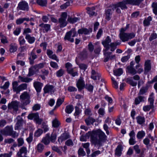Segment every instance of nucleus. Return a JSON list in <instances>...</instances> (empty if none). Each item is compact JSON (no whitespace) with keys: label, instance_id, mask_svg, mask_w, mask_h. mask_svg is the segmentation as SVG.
Segmentation results:
<instances>
[{"label":"nucleus","instance_id":"obj_35","mask_svg":"<svg viewBox=\"0 0 157 157\" xmlns=\"http://www.w3.org/2000/svg\"><path fill=\"white\" fill-rule=\"evenodd\" d=\"M152 20V17L151 16H149L147 18H145L143 22L144 25L147 26L150 24V21Z\"/></svg>","mask_w":157,"mask_h":157},{"label":"nucleus","instance_id":"obj_33","mask_svg":"<svg viewBox=\"0 0 157 157\" xmlns=\"http://www.w3.org/2000/svg\"><path fill=\"white\" fill-rule=\"evenodd\" d=\"M17 48V46L15 44H11L10 45L9 51L10 52L13 53L15 52Z\"/></svg>","mask_w":157,"mask_h":157},{"label":"nucleus","instance_id":"obj_41","mask_svg":"<svg viewBox=\"0 0 157 157\" xmlns=\"http://www.w3.org/2000/svg\"><path fill=\"white\" fill-rule=\"evenodd\" d=\"M23 121L22 120H19L17 121V122L15 125V129L17 130L20 128L22 125Z\"/></svg>","mask_w":157,"mask_h":157},{"label":"nucleus","instance_id":"obj_27","mask_svg":"<svg viewBox=\"0 0 157 157\" xmlns=\"http://www.w3.org/2000/svg\"><path fill=\"white\" fill-rule=\"evenodd\" d=\"M113 5L116 6V8L117 7H120L122 10L127 8L126 4L124 2H123V0L122 2H120L117 4Z\"/></svg>","mask_w":157,"mask_h":157},{"label":"nucleus","instance_id":"obj_15","mask_svg":"<svg viewBox=\"0 0 157 157\" xmlns=\"http://www.w3.org/2000/svg\"><path fill=\"white\" fill-rule=\"evenodd\" d=\"M18 102L17 101H12L11 103H9L8 105V107L9 109H13V110L17 111L18 110Z\"/></svg>","mask_w":157,"mask_h":157},{"label":"nucleus","instance_id":"obj_31","mask_svg":"<svg viewBox=\"0 0 157 157\" xmlns=\"http://www.w3.org/2000/svg\"><path fill=\"white\" fill-rule=\"evenodd\" d=\"M127 69L128 73L132 75H135L137 73V71L133 67L131 66H128L127 67Z\"/></svg>","mask_w":157,"mask_h":157},{"label":"nucleus","instance_id":"obj_24","mask_svg":"<svg viewBox=\"0 0 157 157\" xmlns=\"http://www.w3.org/2000/svg\"><path fill=\"white\" fill-rule=\"evenodd\" d=\"M44 146L41 143H39L36 147V151L40 153H42L44 149Z\"/></svg>","mask_w":157,"mask_h":157},{"label":"nucleus","instance_id":"obj_21","mask_svg":"<svg viewBox=\"0 0 157 157\" xmlns=\"http://www.w3.org/2000/svg\"><path fill=\"white\" fill-rule=\"evenodd\" d=\"M18 82H22L28 83L31 82L32 79L29 78L27 77H22L21 76H19L18 77Z\"/></svg>","mask_w":157,"mask_h":157},{"label":"nucleus","instance_id":"obj_10","mask_svg":"<svg viewBox=\"0 0 157 157\" xmlns=\"http://www.w3.org/2000/svg\"><path fill=\"white\" fill-rule=\"evenodd\" d=\"M111 41V39L109 36H107L106 39L102 42V44L105 49L103 51L106 52L108 51L110 48V44Z\"/></svg>","mask_w":157,"mask_h":157},{"label":"nucleus","instance_id":"obj_17","mask_svg":"<svg viewBox=\"0 0 157 157\" xmlns=\"http://www.w3.org/2000/svg\"><path fill=\"white\" fill-rule=\"evenodd\" d=\"M129 136L130 138L129 140V144L130 145H133L136 143V141L135 140V134L134 131L132 130L129 133Z\"/></svg>","mask_w":157,"mask_h":157},{"label":"nucleus","instance_id":"obj_62","mask_svg":"<svg viewBox=\"0 0 157 157\" xmlns=\"http://www.w3.org/2000/svg\"><path fill=\"white\" fill-rule=\"evenodd\" d=\"M31 32L32 30L30 29L29 28H25L24 30L23 34L26 36V35L29 34V33H31Z\"/></svg>","mask_w":157,"mask_h":157},{"label":"nucleus","instance_id":"obj_54","mask_svg":"<svg viewBox=\"0 0 157 157\" xmlns=\"http://www.w3.org/2000/svg\"><path fill=\"white\" fill-rule=\"evenodd\" d=\"M148 89L147 87H142L140 89L139 94L142 95L145 94L147 91Z\"/></svg>","mask_w":157,"mask_h":157},{"label":"nucleus","instance_id":"obj_4","mask_svg":"<svg viewBox=\"0 0 157 157\" xmlns=\"http://www.w3.org/2000/svg\"><path fill=\"white\" fill-rule=\"evenodd\" d=\"M12 87L13 91L16 92L17 94H19L21 91L27 89L28 85L26 83H23L18 86V83L17 81H13L12 83Z\"/></svg>","mask_w":157,"mask_h":157},{"label":"nucleus","instance_id":"obj_18","mask_svg":"<svg viewBox=\"0 0 157 157\" xmlns=\"http://www.w3.org/2000/svg\"><path fill=\"white\" fill-rule=\"evenodd\" d=\"M151 68V61L147 60L145 61L144 65V73H147L149 72Z\"/></svg>","mask_w":157,"mask_h":157},{"label":"nucleus","instance_id":"obj_9","mask_svg":"<svg viewBox=\"0 0 157 157\" xmlns=\"http://www.w3.org/2000/svg\"><path fill=\"white\" fill-rule=\"evenodd\" d=\"M65 67L67 68V73L71 75L72 77L78 76V73L77 71H75L72 67V65L69 63H67L66 64Z\"/></svg>","mask_w":157,"mask_h":157},{"label":"nucleus","instance_id":"obj_55","mask_svg":"<svg viewBox=\"0 0 157 157\" xmlns=\"http://www.w3.org/2000/svg\"><path fill=\"white\" fill-rule=\"evenodd\" d=\"M127 82L132 86H136L137 83L133 81L132 79H130L128 78L127 79Z\"/></svg>","mask_w":157,"mask_h":157},{"label":"nucleus","instance_id":"obj_36","mask_svg":"<svg viewBox=\"0 0 157 157\" xmlns=\"http://www.w3.org/2000/svg\"><path fill=\"white\" fill-rule=\"evenodd\" d=\"M122 146L121 145L117 146L115 150V154L118 156H120L121 153Z\"/></svg>","mask_w":157,"mask_h":157},{"label":"nucleus","instance_id":"obj_50","mask_svg":"<svg viewBox=\"0 0 157 157\" xmlns=\"http://www.w3.org/2000/svg\"><path fill=\"white\" fill-rule=\"evenodd\" d=\"M36 72V71L32 67L31 68L29 69V72L27 76H31L33 75Z\"/></svg>","mask_w":157,"mask_h":157},{"label":"nucleus","instance_id":"obj_26","mask_svg":"<svg viewBox=\"0 0 157 157\" xmlns=\"http://www.w3.org/2000/svg\"><path fill=\"white\" fill-rule=\"evenodd\" d=\"M145 100V98L142 96H139L136 98L135 100V104L138 105L141 102H144Z\"/></svg>","mask_w":157,"mask_h":157},{"label":"nucleus","instance_id":"obj_23","mask_svg":"<svg viewBox=\"0 0 157 157\" xmlns=\"http://www.w3.org/2000/svg\"><path fill=\"white\" fill-rule=\"evenodd\" d=\"M41 142L43 143L45 145L48 144L50 142V136L49 133L46 134L45 137L43 138Z\"/></svg>","mask_w":157,"mask_h":157},{"label":"nucleus","instance_id":"obj_43","mask_svg":"<svg viewBox=\"0 0 157 157\" xmlns=\"http://www.w3.org/2000/svg\"><path fill=\"white\" fill-rule=\"evenodd\" d=\"M145 135V133L144 131H141L139 132L136 135L137 138L138 139H142Z\"/></svg>","mask_w":157,"mask_h":157},{"label":"nucleus","instance_id":"obj_61","mask_svg":"<svg viewBox=\"0 0 157 157\" xmlns=\"http://www.w3.org/2000/svg\"><path fill=\"white\" fill-rule=\"evenodd\" d=\"M157 38V34L155 33H152L151 34L150 37L149 38V40L151 41L152 40L156 39Z\"/></svg>","mask_w":157,"mask_h":157},{"label":"nucleus","instance_id":"obj_38","mask_svg":"<svg viewBox=\"0 0 157 157\" xmlns=\"http://www.w3.org/2000/svg\"><path fill=\"white\" fill-rule=\"evenodd\" d=\"M79 20V17H68L67 19V21L71 23H74L77 22V21Z\"/></svg>","mask_w":157,"mask_h":157},{"label":"nucleus","instance_id":"obj_52","mask_svg":"<svg viewBox=\"0 0 157 157\" xmlns=\"http://www.w3.org/2000/svg\"><path fill=\"white\" fill-rule=\"evenodd\" d=\"M52 126L54 128H57L58 127L59 124L60 123L56 119H55L52 121Z\"/></svg>","mask_w":157,"mask_h":157},{"label":"nucleus","instance_id":"obj_3","mask_svg":"<svg viewBox=\"0 0 157 157\" xmlns=\"http://www.w3.org/2000/svg\"><path fill=\"white\" fill-rule=\"evenodd\" d=\"M21 105L24 107L29 104L31 102L29 94L27 91L22 93L20 96Z\"/></svg>","mask_w":157,"mask_h":157},{"label":"nucleus","instance_id":"obj_32","mask_svg":"<svg viewBox=\"0 0 157 157\" xmlns=\"http://www.w3.org/2000/svg\"><path fill=\"white\" fill-rule=\"evenodd\" d=\"M95 121V120L91 117H89L85 120L86 123L87 125L93 124Z\"/></svg>","mask_w":157,"mask_h":157},{"label":"nucleus","instance_id":"obj_14","mask_svg":"<svg viewBox=\"0 0 157 157\" xmlns=\"http://www.w3.org/2000/svg\"><path fill=\"white\" fill-rule=\"evenodd\" d=\"M43 90L45 94L47 93L52 94L54 93L55 90L53 86L48 85H46Z\"/></svg>","mask_w":157,"mask_h":157},{"label":"nucleus","instance_id":"obj_63","mask_svg":"<svg viewBox=\"0 0 157 157\" xmlns=\"http://www.w3.org/2000/svg\"><path fill=\"white\" fill-rule=\"evenodd\" d=\"M144 0H133V5L139 6Z\"/></svg>","mask_w":157,"mask_h":157},{"label":"nucleus","instance_id":"obj_42","mask_svg":"<svg viewBox=\"0 0 157 157\" xmlns=\"http://www.w3.org/2000/svg\"><path fill=\"white\" fill-rule=\"evenodd\" d=\"M64 101V98L62 99L58 98L57 101L56 105L55 107V108L59 107Z\"/></svg>","mask_w":157,"mask_h":157},{"label":"nucleus","instance_id":"obj_7","mask_svg":"<svg viewBox=\"0 0 157 157\" xmlns=\"http://www.w3.org/2000/svg\"><path fill=\"white\" fill-rule=\"evenodd\" d=\"M67 16V13L65 12L62 13L61 17L59 19V22L60 27L63 28L67 25V24L66 21Z\"/></svg>","mask_w":157,"mask_h":157},{"label":"nucleus","instance_id":"obj_12","mask_svg":"<svg viewBox=\"0 0 157 157\" xmlns=\"http://www.w3.org/2000/svg\"><path fill=\"white\" fill-rule=\"evenodd\" d=\"M111 53L112 52H108V51L104 52V55L105 56L104 61L105 62L108 61L109 60H112L116 59V55H111Z\"/></svg>","mask_w":157,"mask_h":157},{"label":"nucleus","instance_id":"obj_56","mask_svg":"<svg viewBox=\"0 0 157 157\" xmlns=\"http://www.w3.org/2000/svg\"><path fill=\"white\" fill-rule=\"evenodd\" d=\"M78 153L79 155L84 156L86 155L85 152L84 151L83 149L82 148H80L78 151Z\"/></svg>","mask_w":157,"mask_h":157},{"label":"nucleus","instance_id":"obj_48","mask_svg":"<svg viewBox=\"0 0 157 157\" xmlns=\"http://www.w3.org/2000/svg\"><path fill=\"white\" fill-rule=\"evenodd\" d=\"M18 41L20 46L24 45L25 42V40L23 36H20L18 39Z\"/></svg>","mask_w":157,"mask_h":157},{"label":"nucleus","instance_id":"obj_39","mask_svg":"<svg viewBox=\"0 0 157 157\" xmlns=\"http://www.w3.org/2000/svg\"><path fill=\"white\" fill-rule=\"evenodd\" d=\"M114 75L116 76H120L123 73L122 69L121 68H118L113 70Z\"/></svg>","mask_w":157,"mask_h":157},{"label":"nucleus","instance_id":"obj_11","mask_svg":"<svg viewBox=\"0 0 157 157\" xmlns=\"http://www.w3.org/2000/svg\"><path fill=\"white\" fill-rule=\"evenodd\" d=\"M115 9L116 6L113 5L110 8L105 10V14L106 15V19L107 20L109 21L110 19L112 13Z\"/></svg>","mask_w":157,"mask_h":157},{"label":"nucleus","instance_id":"obj_45","mask_svg":"<svg viewBox=\"0 0 157 157\" xmlns=\"http://www.w3.org/2000/svg\"><path fill=\"white\" fill-rule=\"evenodd\" d=\"M36 2L38 5L41 6H45L47 4L46 0H37Z\"/></svg>","mask_w":157,"mask_h":157},{"label":"nucleus","instance_id":"obj_47","mask_svg":"<svg viewBox=\"0 0 157 157\" xmlns=\"http://www.w3.org/2000/svg\"><path fill=\"white\" fill-rule=\"evenodd\" d=\"M43 130L41 129H38L34 133V136L38 137L40 136L43 133Z\"/></svg>","mask_w":157,"mask_h":157},{"label":"nucleus","instance_id":"obj_57","mask_svg":"<svg viewBox=\"0 0 157 157\" xmlns=\"http://www.w3.org/2000/svg\"><path fill=\"white\" fill-rule=\"evenodd\" d=\"M80 68L82 70L85 71L87 67V65L84 63H80L79 65Z\"/></svg>","mask_w":157,"mask_h":157},{"label":"nucleus","instance_id":"obj_1","mask_svg":"<svg viewBox=\"0 0 157 157\" xmlns=\"http://www.w3.org/2000/svg\"><path fill=\"white\" fill-rule=\"evenodd\" d=\"M107 136L101 129L93 131L90 135V142L92 145L100 147L103 143L107 140Z\"/></svg>","mask_w":157,"mask_h":157},{"label":"nucleus","instance_id":"obj_16","mask_svg":"<svg viewBox=\"0 0 157 157\" xmlns=\"http://www.w3.org/2000/svg\"><path fill=\"white\" fill-rule=\"evenodd\" d=\"M92 29L89 28L88 29L85 28H82L78 30V32L79 34L88 35L92 32Z\"/></svg>","mask_w":157,"mask_h":157},{"label":"nucleus","instance_id":"obj_29","mask_svg":"<svg viewBox=\"0 0 157 157\" xmlns=\"http://www.w3.org/2000/svg\"><path fill=\"white\" fill-rule=\"evenodd\" d=\"M69 138V135L67 133L63 134L58 139L59 141L62 142L63 141Z\"/></svg>","mask_w":157,"mask_h":157},{"label":"nucleus","instance_id":"obj_6","mask_svg":"<svg viewBox=\"0 0 157 157\" xmlns=\"http://www.w3.org/2000/svg\"><path fill=\"white\" fill-rule=\"evenodd\" d=\"M77 35V33L74 29L71 30L67 32L64 37L65 40H67L71 42H73L74 41V39L71 38V37H74Z\"/></svg>","mask_w":157,"mask_h":157},{"label":"nucleus","instance_id":"obj_28","mask_svg":"<svg viewBox=\"0 0 157 157\" xmlns=\"http://www.w3.org/2000/svg\"><path fill=\"white\" fill-rule=\"evenodd\" d=\"M25 38L27 40L28 42L30 44L33 43L35 40V38L34 37L31 36L29 34L26 35Z\"/></svg>","mask_w":157,"mask_h":157},{"label":"nucleus","instance_id":"obj_34","mask_svg":"<svg viewBox=\"0 0 157 157\" xmlns=\"http://www.w3.org/2000/svg\"><path fill=\"white\" fill-rule=\"evenodd\" d=\"M87 54L86 50L84 49L80 53L79 55L80 58L82 60L86 59L87 57Z\"/></svg>","mask_w":157,"mask_h":157},{"label":"nucleus","instance_id":"obj_59","mask_svg":"<svg viewBox=\"0 0 157 157\" xmlns=\"http://www.w3.org/2000/svg\"><path fill=\"white\" fill-rule=\"evenodd\" d=\"M56 135L55 133H52L50 137V140L52 142H54L56 139Z\"/></svg>","mask_w":157,"mask_h":157},{"label":"nucleus","instance_id":"obj_25","mask_svg":"<svg viewBox=\"0 0 157 157\" xmlns=\"http://www.w3.org/2000/svg\"><path fill=\"white\" fill-rule=\"evenodd\" d=\"M121 43V41H118L115 42L111 43L110 44V51L111 52L114 51L117 48V46L120 45Z\"/></svg>","mask_w":157,"mask_h":157},{"label":"nucleus","instance_id":"obj_51","mask_svg":"<svg viewBox=\"0 0 157 157\" xmlns=\"http://www.w3.org/2000/svg\"><path fill=\"white\" fill-rule=\"evenodd\" d=\"M52 148L53 151L56 152L59 155H62V152L58 147L54 146H52Z\"/></svg>","mask_w":157,"mask_h":157},{"label":"nucleus","instance_id":"obj_8","mask_svg":"<svg viewBox=\"0 0 157 157\" xmlns=\"http://www.w3.org/2000/svg\"><path fill=\"white\" fill-rule=\"evenodd\" d=\"M17 8L20 10L27 12L29 10V7L28 3L25 1H23L19 3Z\"/></svg>","mask_w":157,"mask_h":157},{"label":"nucleus","instance_id":"obj_64","mask_svg":"<svg viewBox=\"0 0 157 157\" xmlns=\"http://www.w3.org/2000/svg\"><path fill=\"white\" fill-rule=\"evenodd\" d=\"M100 154H101V151L97 150L93 152L91 155V156L92 157H95Z\"/></svg>","mask_w":157,"mask_h":157},{"label":"nucleus","instance_id":"obj_60","mask_svg":"<svg viewBox=\"0 0 157 157\" xmlns=\"http://www.w3.org/2000/svg\"><path fill=\"white\" fill-rule=\"evenodd\" d=\"M33 134L32 133H30L29 136L28 137L26 138V140L29 143H31L33 140Z\"/></svg>","mask_w":157,"mask_h":157},{"label":"nucleus","instance_id":"obj_40","mask_svg":"<svg viewBox=\"0 0 157 157\" xmlns=\"http://www.w3.org/2000/svg\"><path fill=\"white\" fill-rule=\"evenodd\" d=\"M137 121L138 124H141L144 123L145 121V118L144 117L138 116L136 117Z\"/></svg>","mask_w":157,"mask_h":157},{"label":"nucleus","instance_id":"obj_20","mask_svg":"<svg viewBox=\"0 0 157 157\" xmlns=\"http://www.w3.org/2000/svg\"><path fill=\"white\" fill-rule=\"evenodd\" d=\"M33 86L37 93L40 92L41 90L43 84L38 82H34Z\"/></svg>","mask_w":157,"mask_h":157},{"label":"nucleus","instance_id":"obj_5","mask_svg":"<svg viewBox=\"0 0 157 157\" xmlns=\"http://www.w3.org/2000/svg\"><path fill=\"white\" fill-rule=\"evenodd\" d=\"M135 36V34L133 33H123L119 34L120 39L123 42L128 41L129 40L134 38Z\"/></svg>","mask_w":157,"mask_h":157},{"label":"nucleus","instance_id":"obj_49","mask_svg":"<svg viewBox=\"0 0 157 157\" xmlns=\"http://www.w3.org/2000/svg\"><path fill=\"white\" fill-rule=\"evenodd\" d=\"M85 88L88 91L90 92H92L93 91L94 86L90 84H86Z\"/></svg>","mask_w":157,"mask_h":157},{"label":"nucleus","instance_id":"obj_58","mask_svg":"<svg viewBox=\"0 0 157 157\" xmlns=\"http://www.w3.org/2000/svg\"><path fill=\"white\" fill-rule=\"evenodd\" d=\"M50 64L51 67L56 69H57L58 67V64L54 62H50Z\"/></svg>","mask_w":157,"mask_h":157},{"label":"nucleus","instance_id":"obj_13","mask_svg":"<svg viewBox=\"0 0 157 157\" xmlns=\"http://www.w3.org/2000/svg\"><path fill=\"white\" fill-rule=\"evenodd\" d=\"M76 86L79 91L81 90L85 87V83L82 77H80L77 81Z\"/></svg>","mask_w":157,"mask_h":157},{"label":"nucleus","instance_id":"obj_44","mask_svg":"<svg viewBox=\"0 0 157 157\" xmlns=\"http://www.w3.org/2000/svg\"><path fill=\"white\" fill-rule=\"evenodd\" d=\"M153 8V10L154 13L155 15H157V2H153L151 5Z\"/></svg>","mask_w":157,"mask_h":157},{"label":"nucleus","instance_id":"obj_19","mask_svg":"<svg viewBox=\"0 0 157 157\" xmlns=\"http://www.w3.org/2000/svg\"><path fill=\"white\" fill-rule=\"evenodd\" d=\"M39 26L41 27L44 33H47L50 30L51 25L48 24L41 23L39 25Z\"/></svg>","mask_w":157,"mask_h":157},{"label":"nucleus","instance_id":"obj_53","mask_svg":"<svg viewBox=\"0 0 157 157\" xmlns=\"http://www.w3.org/2000/svg\"><path fill=\"white\" fill-rule=\"evenodd\" d=\"M18 142L17 146L19 147L21 146L24 144V140L23 138H19L17 140Z\"/></svg>","mask_w":157,"mask_h":157},{"label":"nucleus","instance_id":"obj_37","mask_svg":"<svg viewBox=\"0 0 157 157\" xmlns=\"http://www.w3.org/2000/svg\"><path fill=\"white\" fill-rule=\"evenodd\" d=\"M74 109L73 106L72 105H68L66 106L65 109V112L68 113H71Z\"/></svg>","mask_w":157,"mask_h":157},{"label":"nucleus","instance_id":"obj_30","mask_svg":"<svg viewBox=\"0 0 157 157\" xmlns=\"http://www.w3.org/2000/svg\"><path fill=\"white\" fill-rule=\"evenodd\" d=\"M39 117L38 113H32L29 115L28 118L29 119L32 120L34 119V121H36Z\"/></svg>","mask_w":157,"mask_h":157},{"label":"nucleus","instance_id":"obj_2","mask_svg":"<svg viewBox=\"0 0 157 157\" xmlns=\"http://www.w3.org/2000/svg\"><path fill=\"white\" fill-rule=\"evenodd\" d=\"M1 133L3 135L11 136L13 138L17 137L18 133L16 132L13 131V127L11 126H7L4 129L0 131Z\"/></svg>","mask_w":157,"mask_h":157},{"label":"nucleus","instance_id":"obj_22","mask_svg":"<svg viewBox=\"0 0 157 157\" xmlns=\"http://www.w3.org/2000/svg\"><path fill=\"white\" fill-rule=\"evenodd\" d=\"M91 74V78L94 80H96L97 79H99L100 74L94 70H92Z\"/></svg>","mask_w":157,"mask_h":157},{"label":"nucleus","instance_id":"obj_46","mask_svg":"<svg viewBox=\"0 0 157 157\" xmlns=\"http://www.w3.org/2000/svg\"><path fill=\"white\" fill-rule=\"evenodd\" d=\"M65 71L62 69H60L56 72V76L58 77H60L62 76L64 74Z\"/></svg>","mask_w":157,"mask_h":157}]
</instances>
